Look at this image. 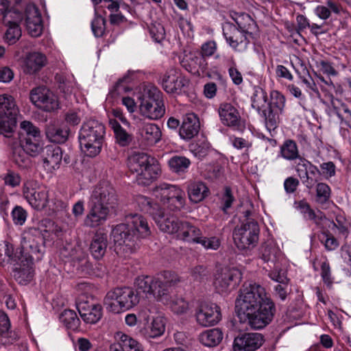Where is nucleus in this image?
Instances as JSON below:
<instances>
[{"label": "nucleus", "mask_w": 351, "mask_h": 351, "mask_svg": "<svg viewBox=\"0 0 351 351\" xmlns=\"http://www.w3.org/2000/svg\"><path fill=\"white\" fill-rule=\"evenodd\" d=\"M235 308L241 322L254 329H262L269 324L276 313L274 301L259 285L245 284L236 300Z\"/></svg>", "instance_id": "nucleus-1"}, {"label": "nucleus", "mask_w": 351, "mask_h": 351, "mask_svg": "<svg viewBox=\"0 0 351 351\" xmlns=\"http://www.w3.org/2000/svg\"><path fill=\"white\" fill-rule=\"evenodd\" d=\"M125 219L126 223L117 225L111 232L117 254L125 257L136 252L140 247L141 239L151 234L147 221L142 215L131 214Z\"/></svg>", "instance_id": "nucleus-2"}, {"label": "nucleus", "mask_w": 351, "mask_h": 351, "mask_svg": "<svg viewBox=\"0 0 351 351\" xmlns=\"http://www.w3.org/2000/svg\"><path fill=\"white\" fill-rule=\"evenodd\" d=\"M117 205L118 195L113 186L108 181L99 182L89 197L84 225L91 228L103 225Z\"/></svg>", "instance_id": "nucleus-3"}, {"label": "nucleus", "mask_w": 351, "mask_h": 351, "mask_svg": "<svg viewBox=\"0 0 351 351\" xmlns=\"http://www.w3.org/2000/svg\"><path fill=\"white\" fill-rule=\"evenodd\" d=\"M180 282L178 275L171 271H165L156 276H138L134 282L135 295L149 298L151 296L160 300L167 295L168 287L173 286Z\"/></svg>", "instance_id": "nucleus-4"}, {"label": "nucleus", "mask_w": 351, "mask_h": 351, "mask_svg": "<svg viewBox=\"0 0 351 351\" xmlns=\"http://www.w3.org/2000/svg\"><path fill=\"white\" fill-rule=\"evenodd\" d=\"M106 135V127L95 119L84 121L79 131L81 150L88 157H95L101 151Z\"/></svg>", "instance_id": "nucleus-5"}, {"label": "nucleus", "mask_w": 351, "mask_h": 351, "mask_svg": "<svg viewBox=\"0 0 351 351\" xmlns=\"http://www.w3.org/2000/svg\"><path fill=\"white\" fill-rule=\"evenodd\" d=\"M129 170L136 173V182L139 185L148 186L155 180L160 171L157 160L143 152H134L128 158Z\"/></svg>", "instance_id": "nucleus-6"}, {"label": "nucleus", "mask_w": 351, "mask_h": 351, "mask_svg": "<svg viewBox=\"0 0 351 351\" xmlns=\"http://www.w3.org/2000/svg\"><path fill=\"white\" fill-rule=\"evenodd\" d=\"M252 212L246 210L240 217V225L233 230L234 242L240 250L254 248L258 243L260 228L258 222L252 217Z\"/></svg>", "instance_id": "nucleus-7"}, {"label": "nucleus", "mask_w": 351, "mask_h": 351, "mask_svg": "<svg viewBox=\"0 0 351 351\" xmlns=\"http://www.w3.org/2000/svg\"><path fill=\"white\" fill-rule=\"evenodd\" d=\"M45 251V239L40 230L30 228L25 230L22 234L20 254L22 262L34 264L43 258Z\"/></svg>", "instance_id": "nucleus-8"}, {"label": "nucleus", "mask_w": 351, "mask_h": 351, "mask_svg": "<svg viewBox=\"0 0 351 351\" xmlns=\"http://www.w3.org/2000/svg\"><path fill=\"white\" fill-rule=\"evenodd\" d=\"M138 303V296L130 287H117L109 291L104 300L107 311L119 313L132 308Z\"/></svg>", "instance_id": "nucleus-9"}, {"label": "nucleus", "mask_w": 351, "mask_h": 351, "mask_svg": "<svg viewBox=\"0 0 351 351\" xmlns=\"http://www.w3.org/2000/svg\"><path fill=\"white\" fill-rule=\"evenodd\" d=\"M19 109L11 95H0V134L11 138L16 127Z\"/></svg>", "instance_id": "nucleus-10"}, {"label": "nucleus", "mask_w": 351, "mask_h": 351, "mask_svg": "<svg viewBox=\"0 0 351 351\" xmlns=\"http://www.w3.org/2000/svg\"><path fill=\"white\" fill-rule=\"evenodd\" d=\"M161 226V231L169 234L177 233L178 238L189 243H197L202 235L199 228L173 215H169Z\"/></svg>", "instance_id": "nucleus-11"}, {"label": "nucleus", "mask_w": 351, "mask_h": 351, "mask_svg": "<svg viewBox=\"0 0 351 351\" xmlns=\"http://www.w3.org/2000/svg\"><path fill=\"white\" fill-rule=\"evenodd\" d=\"M140 111L143 116L152 120L162 117L165 106L162 92L156 88L149 90L141 102Z\"/></svg>", "instance_id": "nucleus-12"}, {"label": "nucleus", "mask_w": 351, "mask_h": 351, "mask_svg": "<svg viewBox=\"0 0 351 351\" xmlns=\"http://www.w3.org/2000/svg\"><path fill=\"white\" fill-rule=\"evenodd\" d=\"M270 99L265 108L262 110L261 116L264 118L267 129L274 131L280 122V114L285 106V97L278 90L270 93Z\"/></svg>", "instance_id": "nucleus-13"}, {"label": "nucleus", "mask_w": 351, "mask_h": 351, "mask_svg": "<svg viewBox=\"0 0 351 351\" xmlns=\"http://www.w3.org/2000/svg\"><path fill=\"white\" fill-rule=\"evenodd\" d=\"M242 278L239 269L224 267L217 270L214 284L219 291L224 292L234 289L239 285Z\"/></svg>", "instance_id": "nucleus-14"}, {"label": "nucleus", "mask_w": 351, "mask_h": 351, "mask_svg": "<svg viewBox=\"0 0 351 351\" xmlns=\"http://www.w3.org/2000/svg\"><path fill=\"white\" fill-rule=\"evenodd\" d=\"M23 194L29 205L36 210H43L49 204V191L43 187H36L32 182L23 186Z\"/></svg>", "instance_id": "nucleus-15"}, {"label": "nucleus", "mask_w": 351, "mask_h": 351, "mask_svg": "<svg viewBox=\"0 0 351 351\" xmlns=\"http://www.w3.org/2000/svg\"><path fill=\"white\" fill-rule=\"evenodd\" d=\"M30 100L38 108L46 112L54 111L59 108L57 97L43 86L36 87L31 90Z\"/></svg>", "instance_id": "nucleus-16"}, {"label": "nucleus", "mask_w": 351, "mask_h": 351, "mask_svg": "<svg viewBox=\"0 0 351 351\" xmlns=\"http://www.w3.org/2000/svg\"><path fill=\"white\" fill-rule=\"evenodd\" d=\"M223 35L230 47L237 51L246 49L249 40L243 32L230 22H225L222 26Z\"/></svg>", "instance_id": "nucleus-17"}, {"label": "nucleus", "mask_w": 351, "mask_h": 351, "mask_svg": "<svg viewBox=\"0 0 351 351\" xmlns=\"http://www.w3.org/2000/svg\"><path fill=\"white\" fill-rule=\"evenodd\" d=\"M136 202L139 209L145 213L149 214L160 230L162 225L166 221L169 215H165L160 206L152 199L138 195L136 198Z\"/></svg>", "instance_id": "nucleus-18"}, {"label": "nucleus", "mask_w": 351, "mask_h": 351, "mask_svg": "<svg viewBox=\"0 0 351 351\" xmlns=\"http://www.w3.org/2000/svg\"><path fill=\"white\" fill-rule=\"evenodd\" d=\"M22 20L20 13L6 12L3 18V23L7 30L3 36L4 41L9 45L15 44L21 37L22 32L19 23Z\"/></svg>", "instance_id": "nucleus-19"}, {"label": "nucleus", "mask_w": 351, "mask_h": 351, "mask_svg": "<svg viewBox=\"0 0 351 351\" xmlns=\"http://www.w3.org/2000/svg\"><path fill=\"white\" fill-rule=\"evenodd\" d=\"M80 317L86 324L97 323L102 317V307L99 304L90 302L84 296L80 297L76 303Z\"/></svg>", "instance_id": "nucleus-20"}, {"label": "nucleus", "mask_w": 351, "mask_h": 351, "mask_svg": "<svg viewBox=\"0 0 351 351\" xmlns=\"http://www.w3.org/2000/svg\"><path fill=\"white\" fill-rule=\"evenodd\" d=\"M263 342L264 337L261 333H243L234 338L233 351H256Z\"/></svg>", "instance_id": "nucleus-21"}, {"label": "nucleus", "mask_w": 351, "mask_h": 351, "mask_svg": "<svg viewBox=\"0 0 351 351\" xmlns=\"http://www.w3.org/2000/svg\"><path fill=\"white\" fill-rule=\"evenodd\" d=\"M197 323L202 326H213L221 319L220 308L216 304H203L195 313Z\"/></svg>", "instance_id": "nucleus-22"}, {"label": "nucleus", "mask_w": 351, "mask_h": 351, "mask_svg": "<svg viewBox=\"0 0 351 351\" xmlns=\"http://www.w3.org/2000/svg\"><path fill=\"white\" fill-rule=\"evenodd\" d=\"M25 25L28 34L32 37H38L43 32V21L38 9L35 6L27 7L25 10Z\"/></svg>", "instance_id": "nucleus-23"}, {"label": "nucleus", "mask_w": 351, "mask_h": 351, "mask_svg": "<svg viewBox=\"0 0 351 351\" xmlns=\"http://www.w3.org/2000/svg\"><path fill=\"white\" fill-rule=\"evenodd\" d=\"M40 154L46 168L54 170L60 167L62 160V151L58 145H48L43 148Z\"/></svg>", "instance_id": "nucleus-24"}, {"label": "nucleus", "mask_w": 351, "mask_h": 351, "mask_svg": "<svg viewBox=\"0 0 351 351\" xmlns=\"http://www.w3.org/2000/svg\"><path fill=\"white\" fill-rule=\"evenodd\" d=\"M199 118L194 113H189L183 117L182 123L179 130V135L181 138L189 141L199 133Z\"/></svg>", "instance_id": "nucleus-25"}, {"label": "nucleus", "mask_w": 351, "mask_h": 351, "mask_svg": "<svg viewBox=\"0 0 351 351\" xmlns=\"http://www.w3.org/2000/svg\"><path fill=\"white\" fill-rule=\"evenodd\" d=\"M47 64V58L40 52H30L26 55L23 66V72L32 75L39 71Z\"/></svg>", "instance_id": "nucleus-26"}, {"label": "nucleus", "mask_w": 351, "mask_h": 351, "mask_svg": "<svg viewBox=\"0 0 351 351\" xmlns=\"http://www.w3.org/2000/svg\"><path fill=\"white\" fill-rule=\"evenodd\" d=\"M186 80L178 75L176 72L167 73L162 78V84L164 90L167 93L180 95L182 88L185 86Z\"/></svg>", "instance_id": "nucleus-27"}, {"label": "nucleus", "mask_w": 351, "mask_h": 351, "mask_svg": "<svg viewBox=\"0 0 351 351\" xmlns=\"http://www.w3.org/2000/svg\"><path fill=\"white\" fill-rule=\"evenodd\" d=\"M70 129L67 126L60 127L55 121H50L45 125L47 138L55 143H64L68 139Z\"/></svg>", "instance_id": "nucleus-28"}, {"label": "nucleus", "mask_w": 351, "mask_h": 351, "mask_svg": "<svg viewBox=\"0 0 351 351\" xmlns=\"http://www.w3.org/2000/svg\"><path fill=\"white\" fill-rule=\"evenodd\" d=\"M108 247V235L101 232H97L92 239L90 252L96 260L101 259L105 255Z\"/></svg>", "instance_id": "nucleus-29"}, {"label": "nucleus", "mask_w": 351, "mask_h": 351, "mask_svg": "<svg viewBox=\"0 0 351 351\" xmlns=\"http://www.w3.org/2000/svg\"><path fill=\"white\" fill-rule=\"evenodd\" d=\"M186 189L190 201L195 204L203 201L210 193L206 184L202 181H191Z\"/></svg>", "instance_id": "nucleus-30"}, {"label": "nucleus", "mask_w": 351, "mask_h": 351, "mask_svg": "<svg viewBox=\"0 0 351 351\" xmlns=\"http://www.w3.org/2000/svg\"><path fill=\"white\" fill-rule=\"evenodd\" d=\"M219 114L221 122L228 126L239 125L240 114L236 108L228 103L221 104L219 108Z\"/></svg>", "instance_id": "nucleus-31"}, {"label": "nucleus", "mask_w": 351, "mask_h": 351, "mask_svg": "<svg viewBox=\"0 0 351 351\" xmlns=\"http://www.w3.org/2000/svg\"><path fill=\"white\" fill-rule=\"evenodd\" d=\"M232 19L236 23L237 28L245 35L252 34L256 28L255 21L247 13H236L235 16H233Z\"/></svg>", "instance_id": "nucleus-32"}, {"label": "nucleus", "mask_w": 351, "mask_h": 351, "mask_svg": "<svg viewBox=\"0 0 351 351\" xmlns=\"http://www.w3.org/2000/svg\"><path fill=\"white\" fill-rule=\"evenodd\" d=\"M16 264L19 265L14 270L16 280L21 285L27 284L34 277V264H28L27 262L22 261Z\"/></svg>", "instance_id": "nucleus-33"}, {"label": "nucleus", "mask_w": 351, "mask_h": 351, "mask_svg": "<svg viewBox=\"0 0 351 351\" xmlns=\"http://www.w3.org/2000/svg\"><path fill=\"white\" fill-rule=\"evenodd\" d=\"M19 145L31 157L37 156L41 153L44 148L40 134L24 141H21Z\"/></svg>", "instance_id": "nucleus-34"}, {"label": "nucleus", "mask_w": 351, "mask_h": 351, "mask_svg": "<svg viewBox=\"0 0 351 351\" xmlns=\"http://www.w3.org/2000/svg\"><path fill=\"white\" fill-rule=\"evenodd\" d=\"M156 195L160 197L162 202L173 197H179L180 194H184L182 190L176 185L167 183H161L156 186L155 191Z\"/></svg>", "instance_id": "nucleus-35"}, {"label": "nucleus", "mask_w": 351, "mask_h": 351, "mask_svg": "<svg viewBox=\"0 0 351 351\" xmlns=\"http://www.w3.org/2000/svg\"><path fill=\"white\" fill-rule=\"evenodd\" d=\"M223 339V333L219 328L206 330L199 336V341L207 347L217 346Z\"/></svg>", "instance_id": "nucleus-36"}, {"label": "nucleus", "mask_w": 351, "mask_h": 351, "mask_svg": "<svg viewBox=\"0 0 351 351\" xmlns=\"http://www.w3.org/2000/svg\"><path fill=\"white\" fill-rule=\"evenodd\" d=\"M165 330V319L157 316L152 319V323L145 328V335L147 338H156L161 336Z\"/></svg>", "instance_id": "nucleus-37"}, {"label": "nucleus", "mask_w": 351, "mask_h": 351, "mask_svg": "<svg viewBox=\"0 0 351 351\" xmlns=\"http://www.w3.org/2000/svg\"><path fill=\"white\" fill-rule=\"evenodd\" d=\"M141 136L147 141L148 145H154L160 141L162 132L155 123H147L141 129Z\"/></svg>", "instance_id": "nucleus-38"}, {"label": "nucleus", "mask_w": 351, "mask_h": 351, "mask_svg": "<svg viewBox=\"0 0 351 351\" xmlns=\"http://www.w3.org/2000/svg\"><path fill=\"white\" fill-rule=\"evenodd\" d=\"M29 156L20 145L12 148L11 160L19 168L26 169L31 166Z\"/></svg>", "instance_id": "nucleus-39"}, {"label": "nucleus", "mask_w": 351, "mask_h": 351, "mask_svg": "<svg viewBox=\"0 0 351 351\" xmlns=\"http://www.w3.org/2000/svg\"><path fill=\"white\" fill-rule=\"evenodd\" d=\"M280 153L282 158L288 160H294L300 156L296 142L291 139L284 141L280 146Z\"/></svg>", "instance_id": "nucleus-40"}, {"label": "nucleus", "mask_w": 351, "mask_h": 351, "mask_svg": "<svg viewBox=\"0 0 351 351\" xmlns=\"http://www.w3.org/2000/svg\"><path fill=\"white\" fill-rule=\"evenodd\" d=\"M40 134V131L38 128L35 126L30 121H23L20 124V129L17 133V138L19 142H20L21 141H24Z\"/></svg>", "instance_id": "nucleus-41"}, {"label": "nucleus", "mask_w": 351, "mask_h": 351, "mask_svg": "<svg viewBox=\"0 0 351 351\" xmlns=\"http://www.w3.org/2000/svg\"><path fill=\"white\" fill-rule=\"evenodd\" d=\"M171 171L180 174L187 171L191 165L190 160L183 156H173L168 161Z\"/></svg>", "instance_id": "nucleus-42"}, {"label": "nucleus", "mask_w": 351, "mask_h": 351, "mask_svg": "<svg viewBox=\"0 0 351 351\" xmlns=\"http://www.w3.org/2000/svg\"><path fill=\"white\" fill-rule=\"evenodd\" d=\"M252 107L256 109L259 114H262V108L267 101L266 91L259 86L254 87V92L251 97Z\"/></svg>", "instance_id": "nucleus-43"}, {"label": "nucleus", "mask_w": 351, "mask_h": 351, "mask_svg": "<svg viewBox=\"0 0 351 351\" xmlns=\"http://www.w3.org/2000/svg\"><path fill=\"white\" fill-rule=\"evenodd\" d=\"M59 318L60 322L68 329L76 330L78 329L80 326V320L74 311L70 309H65L60 315Z\"/></svg>", "instance_id": "nucleus-44"}, {"label": "nucleus", "mask_w": 351, "mask_h": 351, "mask_svg": "<svg viewBox=\"0 0 351 351\" xmlns=\"http://www.w3.org/2000/svg\"><path fill=\"white\" fill-rule=\"evenodd\" d=\"M330 197V188L325 183H318L316 186V202L318 204L326 203Z\"/></svg>", "instance_id": "nucleus-45"}, {"label": "nucleus", "mask_w": 351, "mask_h": 351, "mask_svg": "<svg viewBox=\"0 0 351 351\" xmlns=\"http://www.w3.org/2000/svg\"><path fill=\"white\" fill-rule=\"evenodd\" d=\"M120 340L125 351H144L140 343L125 334L121 335Z\"/></svg>", "instance_id": "nucleus-46"}, {"label": "nucleus", "mask_w": 351, "mask_h": 351, "mask_svg": "<svg viewBox=\"0 0 351 351\" xmlns=\"http://www.w3.org/2000/svg\"><path fill=\"white\" fill-rule=\"evenodd\" d=\"M190 149L193 154L199 158H203L208 155L210 150V145L206 141H199L192 144Z\"/></svg>", "instance_id": "nucleus-47"}, {"label": "nucleus", "mask_w": 351, "mask_h": 351, "mask_svg": "<svg viewBox=\"0 0 351 351\" xmlns=\"http://www.w3.org/2000/svg\"><path fill=\"white\" fill-rule=\"evenodd\" d=\"M106 21L101 16L95 14L94 19L91 23V29L95 37H101L104 36L106 29Z\"/></svg>", "instance_id": "nucleus-48"}, {"label": "nucleus", "mask_w": 351, "mask_h": 351, "mask_svg": "<svg viewBox=\"0 0 351 351\" xmlns=\"http://www.w3.org/2000/svg\"><path fill=\"white\" fill-rule=\"evenodd\" d=\"M278 250L271 245H265L261 247V258L265 262L275 263L277 260Z\"/></svg>", "instance_id": "nucleus-49"}, {"label": "nucleus", "mask_w": 351, "mask_h": 351, "mask_svg": "<svg viewBox=\"0 0 351 351\" xmlns=\"http://www.w3.org/2000/svg\"><path fill=\"white\" fill-rule=\"evenodd\" d=\"M197 243L201 244L206 250H216L219 247L221 241L217 237H206L202 234Z\"/></svg>", "instance_id": "nucleus-50"}, {"label": "nucleus", "mask_w": 351, "mask_h": 351, "mask_svg": "<svg viewBox=\"0 0 351 351\" xmlns=\"http://www.w3.org/2000/svg\"><path fill=\"white\" fill-rule=\"evenodd\" d=\"M11 215L15 225L22 226L26 221L27 211L21 206H16L12 210Z\"/></svg>", "instance_id": "nucleus-51"}, {"label": "nucleus", "mask_w": 351, "mask_h": 351, "mask_svg": "<svg viewBox=\"0 0 351 351\" xmlns=\"http://www.w3.org/2000/svg\"><path fill=\"white\" fill-rule=\"evenodd\" d=\"M171 211L180 210L184 205L185 199L184 194H180L179 197H175L162 202Z\"/></svg>", "instance_id": "nucleus-52"}, {"label": "nucleus", "mask_w": 351, "mask_h": 351, "mask_svg": "<svg viewBox=\"0 0 351 351\" xmlns=\"http://www.w3.org/2000/svg\"><path fill=\"white\" fill-rule=\"evenodd\" d=\"M129 80V74L125 75L123 77L119 79L114 86L113 89L110 93L112 97H115L122 93L130 91L131 88L125 84V83H128Z\"/></svg>", "instance_id": "nucleus-53"}, {"label": "nucleus", "mask_w": 351, "mask_h": 351, "mask_svg": "<svg viewBox=\"0 0 351 351\" xmlns=\"http://www.w3.org/2000/svg\"><path fill=\"white\" fill-rule=\"evenodd\" d=\"M149 34L156 43H160L165 38V28L160 23L152 25L149 27Z\"/></svg>", "instance_id": "nucleus-54"}, {"label": "nucleus", "mask_w": 351, "mask_h": 351, "mask_svg": "<svg viewBox=\"0 0 351 351\" xmlns=\"http://www.w3.org/2000/svg\"><path fill=\"white\" fill-rule=\"evenodd\" d=\"M170 307L175 313L182 314L186 313L189 306L188 303L183 298H176L171 301Z\"/></svg>", "instance_id": "nucleus-55"}, {"label": "nucleus", "mask_w": 351, "mask_h": 351, "mask_svg": "<svg viewBox=\"0 0 351 351\" xmlns=\"http://www.w3.org/2000/svg\"><path fill=\"white\" fill-rule=\"evenodd\" d=\"M274 289L275 296L280 298L282 301H285L291 291L289 282L277 284L274 287Z\"/></svg>", "instance_id": "nucleus-56"}, {"label": "nucleus", "mask_w": 351, "mask_h": 351, "mask_svg": "<svg viewBox=\"0 0 351 351\" xmlns=\"http://www.w3.org/2000/svg\"><path fill=\"white\" fill-rule=\"evenodd\" d=\"M191 62L194 64L193 69H195V66H197V70L195 73H197L200 75L203 72L206 71L208 69V63L204 58L200 55H194L190 58Z\"/></svg>", "instance_id": "nucleus-57"}, {"label": "nucleus", "mask_w": 351, "mask_h": 351, "mask_svg": "<svg viewBox=\"0 0 351 351\" xmlns=\"http://www.w3.org/2000/svg\"><path fill=\"white\" fill-rule=\"evenodd\" d=\"M234 201V197L232 195L231 189L228 186H226L221 198V208L224 213H227V210L232 206Z\"/></svg>", "instance_id": "nucleus-58"}, {"label": "nucleus", "mask_w": 351, "mask_h": 351, "mask_svg": "<svg viewBox=\"0 0 351 351\" xmlns=\"http://www.w3.org/2000/svg\"><path fill=\"white\" fill-rule=\"evenodd\" d=\"M3 180L5 185L14 188L20 185L21 178L19 173L12 170H8L7 173L3 175Z\"/></svg>", "instance_id": "nucleus-59"}, {"label": "nucleus", "mask_w": 351, "mask_h": 351, "mask_svg": "<svg viewBox=\"0 0 351 351\" xmlns=\"http://www.w3.org/2000/svg\"><path fill=\"white\" fill-rule=\"evenodd\" d=\"M116 142L122 147L128 146L132 141V138L123 128L114 132Z\"/></svg>", "instance_id": "nucleus-60"}, {"label": "nucleus", "mask_w": 351, "mask_h": 351, "mask_svg": "<svg viewBox=\"0 0 351 351\" xmlns=\"http://www.w3.org/2000/svg\"><path fill=\"white\" fill-rule=\"evenodd\" d=\"M191 274L194 280L202 281L204 278H207L209 275V271L206 267L204 265H197L191 269Z\"/></svg>", "instance_id": "nucleus-61"}, {"label": "nucleus", "mask_w": 351, "mask_h": 351, "mask_svg": "<svg viewBox=\"0 0 351 351\" xmlns=\"http://www.w3.org/2000/svg\"><path fill=\"white\" fill-rule=\"evenodd\" d=\"M20 247L14 250L12 245L6 243L5 245V254L13 262L18 263L22 261V256H21Z\"/></svg>", "instance_id": "nucleus-62"}, {"label": "nucleus", "mask_w": 351, "mask_h": 351, "mask_svg": "<svg viewBox=\"0 0 351 351\" xmlns=\"http://www.w3.org/2000/svg\"><path fill=\"white\" fill-rule=\"evenodd\" d=\"M333 228L338 229L339 232L343 235H347L348 234V223L342 215H337L336 217V222H332Z\"/></svg>", "instance_id": "nucleus-63"}, {"label": "nucleus", "mask_w": 351, "mask_h": 351, "mask_svg": "<svg viewBox=\"0 0 351 351\" xmlns=\"http://www.w3.org/2000/svg\"><path fill=\"white\" fill-rule=\"evenodd\" d=\"M297 159H298L299 161L295 166V171H297L298 176L302 178V175L308 172V169L311 162L300 156Z\"/></svg>", "instance_id": "nucleus-64"}]
</instances>
